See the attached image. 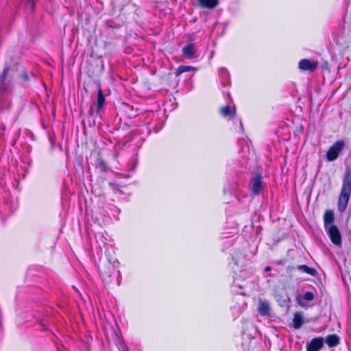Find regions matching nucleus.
<instances>
[{
  "mask_svg": "<svg viewBox=\"0 0 351 351\" xmlns=\"http://www.w3.org/2000/svg\"><path fill=\"white\" fill-rule=\"evenodd\" d=\"M324 341L330 348L336 347L340 343L339 337L335 334L327 335Z\"/></svg>",
  "mask_w": 351,
  "mask_h": 351,
  "instance_id": "ddd939ff",
  "label": "nucleus"
},
{
  "mask_svg": "<svg viewBox=\"0 0 351 351\" xmlns=\"http://www.w3.org/2000/svg\"><path fill=\"white\" fill-rule=\"evenodd\" d=\"M351 194V174L347 171L343 180V184L338 199V210L343 213L346 210Z\"/></svg>",
  "mask_w": 351,
  "mask_h": 351,
  "instance_id": "f257e3e1",
  "label": "nucleus"
},
{
  "mask_svg": "<svg viewBox=\"0 0 351 351\" xmlns=\"http://www.w3.org/2000/svg\"><path fill=\"white\" fill-rule=\"evenodd\" d=\"M327 233L332 243L339 247L341 246V234L338 228L335 225H331L327 230Z\"/></svg>",
  "mask_w": 351,
  "mask_h": 351,
  "instance_id": "39448f33",
  "label": "nucleus"
},
{
  "mask_svg": "<svg viewBox=\"0 0 351 351\" xmlns=\"http://www.w3.org/2000/svg\"><path fill=\"white\" fill-rule=\"evenodd\" d=\"M223 94L224 95V96H230V93L229 92H226V91H223Z\"/></svg>",
  "mask_w": 351,
  "mask_h": 351,
  "instance_id": "c85d7f7f",
  "label": "nucleus"
},
{
  "mask_svg": "<svg viewBox=\"0 0 351 351\" xmlns=\"http://www.w3.org/2000/svg\"><path fill=\"white\" fill-rule=\"evenodd\" d=\"M89 114H90V115H93V114H94L93 109V108H92V107H90V108Z\"/></svg>",
  "mask_w": 351,
  "mask_h": 351,
  "instance_id": "cd10ccee",
  "label": "nucleus"
},
{
  "mask_svg": "<svg viewBox=\"0 0 351 351\" xmlns=\"http://www.w3.org/2000/svg\"><path fill=\"white\" fill-rule=\"evenodd\" d=\"M285 263V260H284V259H282V260H280L278 261V264L282 265H284Z\"/></svg>",
  "mask_w": 351,
  "mask_h": 351,
  "instance_id": "393cba45",
  "label": "nucleus"
},
{
  "mask_svg": "<svg viewBox=\"0 0 351 351\" xmlns=\"http://www.w3.org/2000/svg\"><path fill=\"white\" fill-rule=\"evenodd\" d=\"M192 69L193 67L190 66L181 65L176 69L175 74L176 76H178L183 73L190 71Z\"/></svg>",
  "mask_w": 351,
  "mask_h": 351,
  "instance_id": "aec40b11",
  "label": "nucleus"
},
{
  "mask_svg": "<svg viewBox=\"0 0 351 351\" xmlns=\"http://www.w3.org/2000/svg\"><path fill=\"white\" fill-rule=\"evenodd\" d=\"M271 267L267 266V267H266L265 268V271L267 272V271H271Z\"/></svg>",
  "mask_w": 351,
  "mask_h": 351,
  "instance_id": "bb28decb",
  "label": "nucleus"
},
{
  "mask_svg": "<svg viewBox=\"0 0 351 351\" xmlns=\"http://www.w3.org/2000/svg\"><path fill=\"white\" fill-rule=\"evenodd\" d=\"M36 0H27L28 3L31 5V8L33 9L35 5V2Z\"/></svg>",
  "mask_w": 351,
  "mask_h": 351,
  "instance_id": "b1692460",
  "label": "nucleus"
},
{
  "mask_svg": "<svg viewBox=\"0 0 351 351\" xmlns=\"http://www.w3.org/2000/svg\"><path fill=\"white\" fill-rule=\"evenodd\" d=\"M318 62L315 61H311L308 59H302L298 64V67L302 71H314L317 69Z\"/></svg>",
  "mask_w": 351,
  "mask_h": 351,
  "instance_id": "0eeeda50",
  "label": "nucleus"
},
{
  "mask_svg": "<svg viewBox=\"0 0 351 351\" xmlns=\"http://www.w3.org/2000/svg\"><path fill=\"white\" fill-rule=\"evenodd\" d=\"M236 112L235 108H234L233 110L231 109L230 106L229 105H226L221 108V114L224 117H230L232 114H234Z\"/></svg>",
  "mask_w": 351,
  "mask_h": 351,
  "instance_id": "a211bd4d",
  "label": "nucleus"
},
{
  "mask_svg": "<svg viewBox=\"0 0 351 351\" xmlns=\"http://www.w3.org/2000/svg\"><path fill=\"white\" fill-rule=\"evenodd\" d=\"M219 77L222 87L231 84L230 73L226 68L222 67L219 69Z\"/></svg>",
  "mask_w": 351,
  "mask_h": 351,
  "instance_id": "6e6552de",
  "label": "nucleus"
},
{
  "mask_svg": "<svg viewBox=\"0 0 351 351\" xmlns=\"http://www.w3.org/2000/svg\"><path fill=\"white\" fill-rule=\"evenodd\" d=\"M101 278L105 284L116 283L120 285V272L110 263H108L99 269Z\"/></svg>",
  "mask_w": 351,
  "mask_h": 351,
  "instance_id": "f03ea898",
  "label": "nucleus"
},
{
  "mask_svg": "<svg viewBox=\"0 0 351 351\" xmlns=\"http://www.w3.org/2000/svg\"><path fill=\"white\" fill-rule=\"evenodd\" d=\"M118 348L119 351H129L128 346L125 345L124 342H120L118 344Z\"/></svg>",
  "mask_w": 351,
  "mask_h": 351,
  "instance_id": "4be33fe9",
  "label": "nucleus"
},
{
  "mask_svg": "<svg viewBox=\"0 0 351 351\" xmlns=\"http://www.w3.org/2000/svg\"><path fill=\"white\" fill-rule=\"evenodd\" d=\"M324 339L323 337H315L307 342L306 346V351H319L324 346Z\"/></svg>",
  "mask_w": 351,
  "mask_h": 351,
  "instance_id": "423d86ee",
  "label": "nucleus"
},
{
  "mask_svg": "<svg viewBox=\"0 0 351 351\" xmlns=\"http://www.w3.org/2000/svg\"><path fill=\"white\" fill-rule=\"evenodd\" d=\"M265 184L261 173L257 172L252 175L250 180L249 189L252 195L257 196L265 189Z\"/></svg>",
  "mask_w": 351,
  "mask_h": 351,
  "instance_id": "7ed1b4c3",
  "label": "nucleus"
},
{
  "mask_svg": "<svg viewBox=\"0 0 351 351\" xmlns=\"http://www.w3.org/2000/svg\"><path fill=\"white\" fill-rule=\"evenodd\" d=\"M182 51L183 56L187 58L192 59L197 56L195 45L193 43H189L185 45Z\"/></svg>",
  "mask_w": 351,
  "mask_h": 351,
  "instance_id": "9b49d317",
  "label": "nucleus"
},
{
  "mask_svg": "<svg viewBox=\"0 0 351 351\" xmlns=\"http://www.w3.org/2000/svg\"><path fill=\"white\" fill-rule=\"evenodd\" d=\"M31 75L33 77H36V75L34 74V73H31Z\"/></svg>",
  "mask_w": 351,
  "mask_h": 351,
  "instance_id": "c756f323",
  "label": "nucleus"
},
{
  "mask_svg": "<svg viewBox=\"0 0 351 351\" xmlns=\"http://www.w3.org/2000/svg\"><path fill=\"white\" fill-rule=\"evenodd\" d=\"M297 269L302 272L306 273L313 277L317 276L318 274V273L315 269L309 267L308 266H307L306 265H298L297 267Z\"/></svg>",
  "mask_w": 351,
  "mask_h": 351,
  "instance_id": "dca6fc26",
  "label": "nucleus"
},
{
  "mask_svg": "<svg viewBox=\"0 0 351 351\" xmlns=\"http://www.w3.org/2000/svg\"><path fill=\"white\" fill-rule=\"evenodd\" d=\"M199 5L202 8L214 9L219 4L218 0H198Z\"/></svg>",
  "mask_w": 351,
  "mask_h": 351,
  "instance_id": "2eb2a0df",
  "label": "nucleus"
},
{
  "mask_svg": "<svg viewBox=\"0 0 351 351\" xmlns=\"http://www.w3.org/2000/svg\"><path fill=\"white\" fill-rule=\"evenodd\" d=\"M96 104H97V110H96L97 114H99L100 110L106 104L105 96L104 95L103 90L101 88V85L99 83H97V94Z\"/></svg>",
  "mask_w": 351,
  "mask_h": 351,
  "instance_id": "1a4fd4ad",
  "label": "nucleus"
},
{
  "mask_svg": "<svg viewBox=\"0 0 351 351\" xmlns=\"http://www.w3.org/2000/svg\"><path fill=\"white\" fill-rule=\"evenodd\" d=\"M335 220V215L332 210H326L324 215V222L325 228H327V226L328 224H331L334 222Z\"/></svg>",
  "mask_w": 351,
  "mask_h": 351,
  "instance_id": "f3484780",
  "label": "nucleus"
},
{
  "mask_svg": "<svg viewBox=\"0 0 351 351\" xmlns=\"http://www.w3.org/2000/svg\"><path fill=\"white\" fill-rule=\"evenodd\" d=\"M345 143L343 141H337L328 150L326 153V159L328 161L336 160L341 152L344 147Z\"/></svg>",
  "mask_w": 351,
  "mask_h": 351,
  "instance_id": "20e7f679",
  "label": "nucleus"
},
{
  "mask_svg": "<svg viewBox=\"0 0 351 351\" xmlns=\"http://www.w3.org/2000/svg\"><path fill=\"white\" fill-rule=\"evenodd\" d=\"M303 298L306 301H312L315 298V295L313 292L308 291L304 294Z\"/></svg>",
  "mask_w": 351,
  "mask_h": 351,
  "instance_id": "412c9836",
  "label": "nucleus"
},
{
  "mask_svg": "<svg viewBox=\"0 0 351 351\" xmlns=\"http://www.w3.org/2000/svg\"><path fill=\"white\" fill-rule=\"evenodd\" d=\"M298 304L301 306H305V304L303 302H302L300 300H298Z\"/></svg>",
  "mask_w": 351,
  "mask_h": 351,
  "instance_id": "a878e982",
  "label": "nucleus"
},
{
  "mask_svg": "<svg viewBox=\"0 0 351 351\" xmlns=\"http://www.w3.org/2000/svg\"><path fill=\"white\" fill-rule=\"evenodd\" d=\"M258 311L261 315H269L270 313V306L269 302L266 300H260Z\"/></svg>",
  "mask_w": 351,
  "mask_h": 351,
  "instance_id": "4468645a",
  "label": "nucleus"
},
{
  "mask_svg": "<svg viewBox=\"0 0 351 351\" xmlns=\"http://www.w3.org/2000/svg\"><path fill=\"white\" fill-rule=\"evenodd\" d=\"M10 71V66L7 64L5 65L3 71L0 75V93H3L7 90V86L5 81Z\"/></svg>",
  "mask_w": 351,
  "mask_h": 351,
  "instance_id": "f8f14e48",
  "label": "nucleus"
},
{
  "mask_svg": "<svg viewBox=\"0 0 351 351\" xmlns=\"http://www.w3.org/2000/svg\"><path fill=\"white\" fill-rule=\"evenodd\" d=\"M21 79L23 80L25 82H28L29 80V76L27 71H24L21 74Z\"/></svg>",
  "mask_w": 351,
  "mask_h": 351,
  "instance_id": "5701e85b",
  "label": "nucleus"
},
{
  "mask_svg": "<svg viewBox=\"0 0 351 351\" xmlns=\"http://www.w3.org/2000/svg\"><path fill=\"white\" fill-rule=\"evenodd\" d=\"M304 324V313L297 311L293 315L292 326L295 329H299Z\"/></svg>",
  "mask_w": 351,
  "mask_h": 351,
  "instance_id": "9d476101",
  "label": "nucleus"
},
{
  "mask_svg": "<svg viewBox=\"0 0 351 351\" xmlns=\"http://www.w3.org/2000/svg\"><path fill=\"white\" fill-rule=\"evenodd\" d=\"M95 166L97 169H99L103 172H106L108 169V165L106 162L101 157H99L97 159Z\"/></svg>",
  "mask_w": 351,
  "mask_h": 351,
  "instance_id": "6ab92c4d",
  "label": "nucleus"
}]
</instances>
